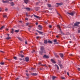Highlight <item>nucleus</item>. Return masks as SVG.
I'll return each instance as SVG.
<instances>
[{"instance_id": "1", "label": "nucleus", "mask_w": 80, "mask_h": 80, "mask_svg": "<svg viewBox=\"0 0 80 80\" xmlns=\"http://www.w3.org/2000/svg\"><path fill=\"white\" fill-rule=\"evenodd\" d=\"M57 27L59 29V32L61 33V34H62V35H65V34H64V33H63V32L62 31V29H61V28H60V25H58L57 26Z\"/></svg>"}, {"instance_id": "2", "label": "nucleus", "mask_w": 80, "mask_h": 80, "mask_svg": "<svg viewBox=\"0 0 80 80\" xmlns=\"http://www.w3.org/2000/svg\"><path fill=\"white\" fill-rule=\"evenodd\" d=\"M41 51L42 53H45V51L44 49V47H42L41 48Z\"/></svg>"}, {"instance_id": "3", "label": "nucleus", "mask_w": 80, "mask_h": 80, "mask_svg": "<svg viewBox=\"0 0 80 80\" xmlns=\"http://www.w3.org/2000/svg\"><path fill=\"white\" fill-rule=\"evenodd\" d=\"M56 5H58V6H61V5H63V3L62 2H60L59 3H56Z\"/></svg>"}, {"instance_id": "4", "label": "nucleus", "mask_w": 80, "mask_h": 80, "mask_svg": "<svg viewBox=\"0 0 80 80\" xmlns=\"http://www.w3.org/2000/svg\"><path fill=\"white\" fill-rule=\"evenodd\" d=\"M31 75H33L34 76H36V75H38V74L36 73H31Z\"/></svg>"}, {"instance_id": "5", "label": "nucleus", "mask_w": 80, "mask_h": 80, "mask_svg": "<svg viewBox=\"0 0 80 80\" xmlns=\"http://www.w3.org/2000/svg\"><path fill=\"white\" fill-rule=\"evenodd\" d=\"M38 29L39 30H41L42 29V26L41 25H39L38 26Z\"/></svg>"}, {"instance_id": "6", "label": "nucleus", "mask_w": 80, "mask_h": 80, "mask_svg": "<svg viewBox=\"0 0 80 80\" xmlns=\"http://www.w3.org/2000/svg\"><path fill=\"white\" fill-rule=\"evenodd\" d=\"M79 24H80V22H76L74 23V26H78V25Z\"/></svg>"}, {"instance_id": "7", "label": "nucleus", "mask_w": 80, "mask_h": 80, "mask_svg": "<svg viewBox=\"0 0 80 80\" xmlns=\"http://www.w3.org/2000/svg\"><path fill=\"white\" fill-rule=\"evenodd\" d=\"M68 28H71L73 27V25L72 24H70V25H69L68 26Z\"/></svg>"}, {"instance_id": "8", "label": "nucleus", "mask_w": 80, "mask_h": 80, "mask_svg": "<svg viewBox=\"0 0 80 80\" xmlns=\"http://www.w3.org/2000/svg\"><path fill=\"white\" fill-rule=\"evenodd\" d=\"M43 58H48L49 57H48V56H47L46 55H44L43 56Z\"/></svg>"}, {"instance_id": "9", "label": "nucleus", "mask_w": 80, "mask_h": 80, "mask_svg": "<svg viewBox=\"0 0 80 80\" xmlns=\"http://www.w3.org/2000/svg\"><path fill=\"white\" fill-rule=\"evenodd\" d=\"M25 60L26 62H28L29 61V58L28 57L25 58Z\"/></svg>"}, {"instance_id": "10", "label": "nucleus", "mask_w": 80, "mask_h": 80, "mask_svg": "<svg viewBox=\"0 0 80 80\" xmlns=\"http://www.w3.org/2000/svg\"><path fill=\"white\" fill-rule=\"evenodd\" d=\"M67 13H68V14H69V15H71V16H73V15H74V14L73 13V12H67Z\"/></svg>"}, {"instance_id": "11", "label": "nucleus", "mask_w": 80, "mask_h": 80, "mask_svg": "<svg viewBox=\"0 0 80 80\" xmlns=\"http://www.w3.org/2000/svg\"><path fill=\"white\" fill-rule=\"evenodd\" d=\"M25 9H26L28 12H29L30 10V8H25Z\"/></svg>"}, {"instance_id": "12", "label": "nucleus", "mask_w": 80, "mask_h": 80, "mask_svg": "<svg viewBox=\"0 0 80 80\" xmlns=\"http://www.w3.org/2000/svg\"><path fill=\"white\" fill-rule=\"evenodd\" d=\"M54 66H55V67H56L58 70H59V67L58 66V65H57V64H55Z\"/></svg>"}, {"instance_id": "13", "label": "nucleus", "mask_w": 80, "mask_h": 80, "mask_svg": "<svg viewBox=\"0 0 80 80\" xmlns=\"http://www.w3.org/2000/svg\"><path fill=\"white\" fill-rule=\"evenodd\" d=\"M24 2L26 4H27L28 3V0H24Z\"/></svg>"}, {"instance_id": "14", "label": "nucleus", "mask_w": 80, "mask_h": 80, "mask_svg": "<svg viewBox=\"0 0 80 80\" xmlns=\"http://www.w3.org/2000/svg\"><path fill=\"white\" fill-rule=\"evenodd\" d=\"M56 78H57V77L54 76H52V79H52V80H55V79Z\"/></svg>"}, {"instance_id": "15", "label": "nucleus", "mask_w": 80, "mask_h": 80, "mask_svg": "<svg viewBox=\"0 0 80 80\" xmlns=\"http://www.w3.org/2000/svg\"><path fill=\"white\" fill-rule=\"evenodd\" d=\"M54 55L55 56V57H56V58H58V56L57 53H55Z\"/></svg>"}, {"instance_id": "16", "label": "nucleus", "mask_w": 80, "mask_h": 80, "mask_svg": "<svg viewBox=\"0 0 80 80\" xmlns=\"http://www.w3.org/2000/svg\"><path fill=\"white\" fill-rule=\"evenodd\" d=\"M58 65L60 67V68H63V65H62V64H58Z\"/></svg>"}, {"instance_id": "17", "label": "nucleus", "mask_w": 80, "mask_h": 80, "mask_svg": "<svg viewBox=\"0 0 80 80\" xmlns=\"http://www.w3.org/2000/svg\"><path fill=\"white\" fill-rule=\"evenodd\" d=\"M10 4L11 6H14V5H15V4H14V3L12 2H11Z\"/></svg>"}, {"instance_id": "18", "label": "nucleus", "mask_w": 80, "mask_h": 80, "mask_svg": "<svg viewBox=\"0 0 80 80\" xmlns=\"http://www.w3.org/2000/svg\"><path fill=\"white\" fill-rule=\"evenodd\" d=\"M51 60L52 62V63H56V62H55V61H54V60L53 59H51Z\"/></svg>"}, {"instance_id": "19", "label": "nucleus", "mask_w": 80, "mask_h": 80, "mask_svg": "<svg viewBox=\"0 0 80 80\" xmlns=\"http://www.w3.org/2000/svg\"><path fill=\"white\" fill-rule=\"evenodd\" d=\"M59 55L61 58H63V54L60 53L59 54Z\"/></svg>"}, {"instance_id": "20", "label": "nucleus", "mask_w": 80, "mask_h": 80, "mask_svg": "<svg viewBox=\"0 0 80 80\" xmlns=\"http://www.w3.org/2000/svg\"><path fill=\"white\" fill-rule=\"evenodd\" d=\"M37 32H38V33H40V34H42V33H43V32H40L38 30H37Z\"/></svg>"}, {"instance_id": "21", "label": "nucleus", "mask_w": 80, "mask_h": 80, "mask_svg": "<svg viewBox=\"0 0 80 80\" xmlns=\"http://www.w3.org/2000/svg\"><path fill=\"white\" fill-rule=\"evenodd\" d=\"M44 43H45V44L47 43V40H44Z\"/></svg>"}, {"instance_id": "22", "label": "nucleus", "mask_w": 80, "mask_h": 80, "mask_svg": "<svg viewBox=\"0 0 80 80\" xmlns=\"http://www.w3.org/2000/svg\"><path fill=\"white\" fill-rule=\"evenodd\" d=\"M19 55L20 57H21L22 58H23V57H24V56H23V55L19 54Z\"/></svg>"}, {"instance_id": "23", "label": "nucleus", "mask_w": 80, "mask_h": 80, "mask_svg": "<svg viewBox=\"0 0 80 80\" xmlns=\"http://www.w3.org/2000/svg\"><path fill=\"white\" fill-rule=\"evenodd\" d=\"M48 43H51V44H52V43H53L50 40H49L48 41Z\"/></svg>"}, {"instance_id": "24", "label": "nucleus", "mask_w": 80, "mask_h": 80, "mask_svg": "<svg viewBox=\"0 0 80 80\" xmlns=\"http://www.w3.org/2000/svg\"><path fill=\"white\" fill-rule=\"evenodd\" d=\"M2 2H3V3H7V1H4V0H2Z\"/></svg>"}, {"instance_id": "25", "label": "nucleus", "mask_w": 80, "mask_h": 80, "mask_svg": "<svg viewBox=\"0 0 80 80\" xmlns=\"http://www.w3.org/2000/svg\"><path fill=\"white\" fill-rule=\"evenodd\" d=\"M33 15L34 16V17H35L36 18H39L38 16H36L35 14Z\"/></svg>"}, {"instance_id": "26", "label": "nucleus", "mask_w": 80, "mask_h": 80, "mask_svg": "<svg viewBox=\"0 0 80 80\" xmlns=\"http://www.w3.org/2000/svg\"><path fill=\"white\" fill-rule=\"evenodd\" d=\"M14 32V29H12V31H11V33H13Z\"/></svg>"}, {"instance_id": "27", "label": "nucleus", "mask_w": 80, "mask_h": 80, "mask_svg": "<svg viewBox=\"0 0 80 80\" xmlns=\"http://www.w3.org/2000/svg\"><path fill=\"white\" fill-rule=\"evenodd\" d=\"M48 7H49V8H50V7H51V4H48Z\"/></svg>"}, {"instance_id": "28", "label": "nucleus", "mask_w": 80, "mask_h": 80, "mask_svg": "<svg viewBox=\"0 0 80 80\" xmlns=\"http://www.w3.org/2000/svg\"><path fill=\"white\" fill-rule=\"evenodd\" d=\"M58 64H61V63H62V62H61V61L59 60H58Z\"/></svg>"}, {"instance_id": "29", "label": "nucleus", "mask_w": 80, "mask_h": 80, "mask_svg": "<svg viewBox=\"0 0 80 80\" xmlns=\"http://www.w3.org/2000/svg\"><path fill=\"white\" fill-rule=\"evenodd\" d=\"M3 17L4 18H7V15H3Z\"/></svg>"}, {"instance_id": "30", "label": "nucleus", "mask_w": 80, "mask_h": 80, "mask_svg": "<svg viewBox=\"0 0 80 80\" xmlns=\"http://www.w3.org/2000/svg\"><path fill=\"white\" fill-rule=\"evenodd\" d=\"M4 27V26H2V27L0 28V30H3V28Z\"/></svg>"}, {"instance_id": "31", "label": "nucleus", "mask_w": 80, "mask_h": 80, "mask_svg": "<svg viewBox=\"0 0 80 80\" xmlns=\"http://www.w3.org/2000/svg\"><path fill=\"white\" fill-rule=\"evenodd\" d=\"M17 38H18V39H19V40H22V39L21 38L19 37H17Z\"/></svg>"}, {"instance_id": "32", "label": "nucleus", "mask_w": 80, "mask_h": 80, "mask_svg": "<svg viewBox=\"0 0 80 80\" xmlns=\"http://www.w3.org/2000/svg\"><path fill=\"white\" fill-rule=\"evenodd\" d=\"M15 32L16 33H18V32H19V30H15Z\"/></svg>"}, {"instance_id": "33", "label": "nucleus", "mask_w": 80, "mask_h": 80, "mask_svg": "<svg viewBox=\"0 0 80 80\" xmlns=\"http://www.w3.org/2000/svg\"><path fill=\"white\" fill-rule=\"evenodd\" d=\"M63 26H64V28H68V27L65 26V25H63Z\"/></svg>"}, {"instance_id": "34", "label": "nucleus", "mask_w": 80, "mask_h": 80, "mask_svg": "<svg viewBox=\"0 0 80 80\" xmlns=\"http://www.w3.org/2000/svg\"><path fill=\"white\" fill-rule=\"evenodd\" d=\"M11 39V38L10 37H7V38H6V39H7V40H9Z\"/></svg>"}, {"instance_id": "35", "label": "nucleus", "mask_w": 80, "mask_h": 80, "mask_svg": "<svg viewBox=\"0 0 80 80\" xmlns=\"http://www.w3.org/2000/svg\"><path fill=\"white\" fill-rule=\"evenodd\" d=\"M57 39H55V40H54V42L55 43V42H57Z\"/></svg>"}, {"instance_id": "36", "label": "nucleus", "mask_w": 80, "mask_h": 80, "mask_svg": "<svg viewBox=\"0 0 80 80\" xmlns=\"http://www.w3.org/2000/svg\"><path fill=\"white\" fill-rule=\"evenodd\" d=\"M14 60H17V58L16 57H14Z\"/></svg>"}, {"instance_id": "37", "label": "nucleus", "mask_w": 80, "mask_h": 80, "mask_svg": "<svg viewBox=\"0 0 80 80\" xmlns=\"http://www.w3.org/2000/svg\"><path fill=\"white\" fill-rule=\"evenodd\" d=\"M61 78L62 79H63V80H65V78L64 77H61Z\"/></svg>"}, {"instance_id": "38", "label": "nucleus", "mask_w": 80, "mask_h": 80, "mask_svg": "<svg viewBox=\"0 0 80 80\" xmlns=\"http://www.w3.org/2000/svg\"><path fill=\"white\" fill-rule=\"evenodd\" d=\"M0 64L1 65H4V62H1L0 63Z\"/></svg>"}, {"instance_id": "39", "label": "nucleus", "mask_w": 80, "mask_h": 80, "mask_svg": "<svg viewBox=\"0 0 80 80\" xmlns=\"http://www.w3.org/2000/svg\"><path fill=\"white\" fill-rule=\"evenodd\" d=\"M35 69V68H31V70H33Z\"/></svg>"}, {"instance_id": "40", "label": "nucleus", "mask_w": 80, "mask_h": 80, "mask_svg": "<svg viewBox=\"0 0 80 80\" xmlns=\"http://www.w3.org/2000/svg\"><path fill=\"white\" fill-rule=\"evenodd\" d=\"M43 52H40V54L41 55H42L43 54Z\"/></svg>"}, {"instance_id": "41", "label": "nucleus", "mask_w": 80, "mask_h": 80, "mask_svg": "<svg viewBox=\"0 0 80 80\" xmlns=\"http://www.w3.org/2000/svg\"><path fill=\"white\" fill-rule=\"evenodd\" d=\"M78 33H80V29H79V30H78Z\"/></svg>"}, {"instance_id": "42", "label": "nucleus", "mask_w": 80, "mask_h": 80, "mask_svg": "<svg viewBox=\"0 0 80 80\" xmlns=\"http://www.w3.org/2000/svg\"><path fill=\"white\" fill-rule=\"evenodd\" d=\"M36 11H38V8H36Z\"/></svg>"}, {"instance_id": "43", "label": "nucleus", "mask_w": 80, "mask_h": 80, "mask_svg": "<svg viewBox=\"0 0 80 80\" xmlns=\"http://www.w3.org/2000/svg\"><path fill=\"white\" fill-rule=\"evenodd\" d=\"M49 27V28H52V26L51 25H50Z\"/></svg>"}, {"instance_id": "44", "label": "nucleus", "mask_w": 80, "mask_h": 80, "mask_svg": "<svg viewBox=\"0 0 80 80\" xmlns=\"http://www.w3.org/2000/svg\"><path fill=\"white\" fill-rule=\"evenodd\" d=\"M33 27L32 26H29V27L30 28H32V27Z\"/></svg>"}, {"instance_id": "45", "label": "nucleus", "mask_w": 80, "mask_h": 80, "mask_svg": "<svg viewBox=\"0 0 80 80\" xmlns=\"http://www.w3.org/2000/svg\"><path fill=\"white\" fill-rule=\"evenodd\" d=\"M35 50H33L32 51V53H33V52H35Z\"/></svg>"}, {"instance_id": "46", "label": "nucleus", "mask_w": 80, "mask_h": 80, "mask_svg": "<svg viewBox=\"0 0 80 80\" xmlns=\"http://www.w3.org/2000/svg\"><path fill=\"white\" fill-rule=\"evenodd\" d=\"M18 79H19V78H16V80H18Z\"/></svg>"}, {"instance_id": "47", "label": "nucleus", "mask_w": 80, "mask_h": 80, "mask_svg": "<svg viewBox=\"0 0 80 80\" xmlns=\"http://www.w3.org/2000/svg\"><path fill=\"white\" fill-rule=\"evenodd\" d=\"M78 71H80V68H78Z\"/></svg>"}, {"instance_id": "48", "label": "nucleus", "mask_w": 80, "mask_h": 80, "mask_svg": "<svg viewBox=\"0 0 80 80\" xmlns=\"http://www.w3.org/2000/svg\"><path fill=\"white\" fill-rule=\"evenodd\" d=\"M26 75L27 76H29V74H28V73H26Z\"/></svg>"}, {"instance_id": "49", "label": "nucleus", "mask_w": 80, "mask_h": 80, "mask_svg": "<svg viewBox=\"0 0 80 80\" xmlns=\"http://www.w3.org/2000/svg\"><path fill=\"white\" fill-rule=\"evenodd\" d=\"M56 44H58H58H59V42H56Z\"/></svg>"}, {"instance_id": "50", "label": "nucleus", "mask_w": 80, "mask_h": 80, "mask_svg": "<svg viewBox=\"0 0 80 80\" xmlns=\"http://www.w3.org/2000/svg\"><path fill=\"white\" fill-rule=\"evenodd\" d=\"M29 24V23H27L26 24V26H28V25Z\"/></svg>"}, {"instance_id": "51", "label": "nucleus", "mask_w": 80, "mask_h": 80, "mask_svg": "<svg viewBox=\"0 0 80 80\" xmlns=\"http://www.w3.org/2000/svg\"><path fill=\"white\" fill-rule=\"evenodd\" d=\"M5 11H7L8 10V9H7V8H6V9H5Z\"/></svg>"}, {"instance_id": "52", "label": "nucleus", "mask_w": 80, "mask_h": 80, "mask_svg": "<svg viewBox=\"0 0 80 80\" xmlns=\"http://www.w3.org/2000/svg\"><path fill=\"white\" fill-rule=\"evenodd\" d=\"M67 75H68V76H69V73H68V72H67Z\"/></svg>"}, {"instance_id": "53", "label": "nucleus", "mask_w": 80, "mask_h": 80, "mask_svg": "<svg viewBox=\"0 0 80 80\" xmlns=\"http://www.w3.org/2000/svg\"><path fill=\"white\" fill-rule=\"evenodd\" d=\"M69 55L70 56H72V55H73L72 54H70Z\"/></svg>"}, {"instance_id": "54", "label": "nucleus", "mask_w": 80, "mask_h": 80, "mask_svg": "<svg viewBox=\"0 0 80 80\" xmlns=\"http://www.w3.org/2000/svg\"><path fill=\"white\" fill-rule=\"evenodd\" d=\"M56 37H57V38H58V37H59V36H58L57 35L56 36Z\"/></svg>"}, {"instance_id": "55", "label": "nucleus", "mask_w": 80, "mask_h": 80, "mask_svg": "<svg viewBox=\"0 0 80 80\" xmlns=\"http://www.w3.org/2000/svg\"><path fill=\"white\" fill-rule=\"evenodd\" d=\"M39 37H40L38 36V37H36V38H37V39L39 38Z\"/></svg>"}, {"instance_id": "56", "label": "nucleus", "mask_w": 80, "mask_h": 80, "mask_svg": "<svg viewBox=\"0 0 80 80\" xmlns=\"http://www.w3.org/2000/svg\"><path fill=\"white\" fill-rule=\"evenodd\" d=\"M20 53H23V51H21L20 52Z\"/></svg>"}, {"instance_id": "57", "label": "nucleus", "mask_w": 80, "mask_h": 80, "mask_svg": "<svg viewBox=\"0 0 80 80\" xmlns=\"http://www.w3.org/2000/svg\"><path fill=\"white\" fill-rule=\"evenodd\" d=\"M1 11H2V8L0 7V12H1Z\"/></svg>"}, {"instance_id": "58", "label": "nucleus", "mask_w": 80, "mask_h": 80, "mask_svg": "<svg viewBox=\"0 0 80 80\" xmlns=\"http://www.w3.org/2000/svg\"><path fill=\"white\" fill-rule=\"evenodd\" d=\"M25 20H28V18H26L25 19Z\"/></svg>"}, {"instance_id": "59", "label": "nucleus", "mask_w": 80, "mask_h": 80, "mask_svg": "<svg viewBox=\"0 0 80 80\" xmlns=\"http://www.w3.org/2000/svg\"><path fill=\"white\" fill-rule=\"evenodd\" d=\"M0 52H1L2 53H4V52L3 51H0Z\"/></svg>"}, {"instance_id": "60", "label": "nucleus", "mask_w": 80, "mask_h": 80, "mask_svg": "<svg viewBox=\"0 0 80 80\" xmlns=\"http://www.w3.org/2000/svg\"><path fill=\"white\" fill-rule=\"evenodd\" d=\"M25 44H27V41H26L25 42Z\"/></svg>"}, {"instance_id": "61", "label": "nucleus", "mask_w": 80, "mask_h": 80, "mask_svg": "<svg viewBox=\"0 0 80 80\" xmlns=\"http://www.w3.org/2000/svg\"><path fill=\"white\" fill-rule=\"evenodd\" d=\"M36 25H38V22H36Z\"/></svg>"}, {"instance_id": "62", "label": "nucleus", "mask_w": 80, "mask_h": 80, "mask_svg": "<svg viewBox=\"0 0 80 80\" xmlns=\"http://www.w3.org/2000/svg\"><path fill=\"white\" fill-rule=\"evenodd\" d=\"M72 41H69V43H72Z\"/></svg>"}, {"instance_id": "63", "label": "nucleus", "mask_w": 80, "mask_h": 80, "mask_svg": "<svg viewBox=\"0 0 80 80\" xmlns=\"http://www.w3.org/2000/svg\"><path fill=\"white\" fill-rule=\"evenodd\" d=\"M6 30L7 31H8V28L6 29Z\"/></svg>"}, {"instance_id": "64", "label": "nucleus", "mask_w": 80, "mask_h": 80, "mask_svg": "<svg viewBox=\"0 0 80 80\" xmlns=\"http://www.w3.org/2000/svg\"><path fill=\"white\" fill-rule=\"evenodd\" d=\"M28 30H30V28H28Z\"/></svg>"}]
</instances>
